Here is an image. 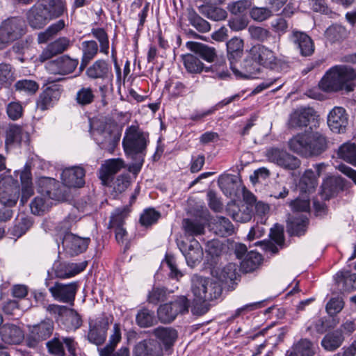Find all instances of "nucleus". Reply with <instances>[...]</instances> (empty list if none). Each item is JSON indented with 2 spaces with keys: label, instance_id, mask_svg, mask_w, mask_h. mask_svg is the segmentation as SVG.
<instances>
[{
  "label": "nucleus",
  "instance_id": "f257e3e1",
  "mask_svg": "<svg viewBox=\"0 0 356 356\" xmlns=\"http://www.w3.org/2000/svg\"><path fill=\"white\" fill-rule=\"evenodd\" d=\"M13 176H6L0 181V202L8 207L15 206L19 197V184L17 180L19 176L22 184V197L20 204L24 205L33 195V187L31 168L25 165L21 172L15 171Z\"/></svg>",
  "mask_w": 356,
  "mask_h": 356
},
{
  "label": "nucleus",
  "instance_id": "f03ea898",
  "mask_svg": "<svg viewBox=\"0 0 356 356\" xmlns=\"http://www.w3.org/2000/svg\"><path fill=\"white\" fill-rule=\"evenodd\" d=\"M356 72L347 65H337L330 69L319 83V87L325 92H337L354 90L353 83Z\"/></svg>",
  "mask_w": 356,
  "mask_h": 356
},
{
  "label": "nucleus",
  "instance_id": "7ed1b4c3",
  "mask_svg": "<svg viewBox=\"0 0 356 356\" xmlns=\"http://www.w3.org/2000/svg\"><path fill=\"white\" fill-rule=\"evenodd\" d=\"M149 143V134L142 131L138 126L128 127L122 139V146L127 155L134 158L137 155H145Z\"/></svg>",
  "mask_w": 356,
  "mask_h": 356
},
{
  "label": "nucleus",
  "instance_id": "20e7f679",
  "mask_svg": "<svg viewBox=\"0 0 356 356\" xmlns=\"http://www.w3.org/2000/svg\"><path fill=\"white\" fill-rule=\"evenodd\" d=\"M192 292L197 301L210 302L220 297L222 291L219 281L194 275L192 278Z\"/></svg>",
  "mask_w": 356,
  "mask_h": 356
},
{
  "label": "nucleus",
  "instance_id": "39448f33",
  "mask_svg": "<svg viewBox=\"0 0 356 356\" xmlns=\"http://www.w3.org/2000/svg\"><path fill=\"white\" fill-rule=\"evenodd\" d=\"M249 51L252 59L264 67L280 71L287 67L286 63L277 58L273 50L263 44H255Z\"/></svg>",
  "mask_w": 356,
  "mask_h": 356
},
{
  "label": "nucleus",
  "instance_id": "423d86ee",
  "mask_svg": "<svg viewBox=\"0 0 356 356\" xmlns=\"http://www.w3.org/2000/svg\"><path fill=\"white\" fill-rule=\"evenodd\" d=\"M113 320V317L111 315L106 314H102L95 318H90L87 334L88 341L97 346L102 345L106 341L107 331Z\"/></svg>",
  "mask_w": 356,
  "mask_h": 356
},
{
  "label": "nucleus",
  "instance_id": "0eeeda50",
  "mask_svg": "<svg viewBox=\"0 0 356 356\" xmlns=\"http://www.w3.org/2000/svg\"><path fill=\"white\" fill-rule=\"evenodd\" d=\"M24 22L17 17L5 19L0 25V50L25 33Z\"/></svg>",
  "mask_w": 356,
  "mask_h": 356
},
{
  "label": "nucleus",
  "instance_id": "6e6552de",
  "mask_svg": "<svg viewBox=\"0 0 356 356\" xmlns=\"http://www.w3.org/2000/svg\"><path fill=\"white\" fill-rule=\"evenodd\" d=\"M189 305V301L186 297H178L170 303L159 306L157 310L158 318L161 322L169 323L174 321L179 314L188 312Z\"/></svg>",
  "mask_w": 356,
  "mask_h": 356
},
{
  "label": "nucleus",
  "instance_id": "1a4fd4ad",
  "mask_svg": "<svg viewBox=\"0 0 356 356\" xmlns=\"http://www.w3.org/2000/svg\"><path fill=\"white\" fill-rule=\"evenodd\" d=\"M266 155L270 162L274 163L285 170H293L300 165V159L282 149H269Z\"/></svg>",
  "mask_w": 356,
  "mask_h": 356
},
{
  "label": "nucleus",
  "instance_id": "9d476101",
  "mask_svg": "<svg viewBox=\"0 0 356 356\" xmlns=\"http://www.w3.org/2000/svg\"><path fill=\"white\" fill-rule=\"evenodd\" d=\"M65 345L71 356H76L77 343L72 337H60L58 334L46 343L48 353L54 356H65L64 348Z\"/></svg>",
  "mask_w": 356,
  "mask_h": 356
},
{
  "label": "nucleus",
  "instance_id": "9b49d317",
  "mask_svg": "<svg viewBox=\"0 0 356 356\" xmlns=\"http://www.w3.org/2000/svg\"><path fill=\"white\" fill-rule=\"evenodd\" d=\"M54 322L51 319H45L33 325L26 338V344L30 348H35L42 341L47 339L53 333Z\"/></svg>",
  "mask_w": 356,
  "mask_h": 356
},
{
  "label": "nucleus",
  "instance_id": "f8f14e48",
  "mask_svg": "<svg viewBox=\"0 0 356 356\" xmlns=\"http://www.w3.org/2000/svg\"><path fill=\"white\" fill-rule=\"evenodd\" d=\"M78 288V282H72L66 284L56 282L54 286L49 287V291L55 300L73 305Z\"/></svg>",
  "mask_w": 356,
  "mask_h": 356
},
{
  "label": "nucleus",
  "instance_id": "ddd939ff",
  "mask_svg": "<svg viewBox=\"0 0 356 356\" xmlns=\"http://www.w3.org/2000/svg\"><path fill=\"white\" fill-rule=\"evenodd\" d=\"M78 64V59L64 55L47 63L46 69L51 74L65 76L72 73Z\"/></svg>",
  "mask_w": 356,
  "mask_h": 356
},
{
  "label": "nucleus",
  "instance_id": "4468645a",
  "mask_svg": "<svg viewBox=\"0 0 356 356\" xmlns=\"http://www.w3.org/2000/svg\"><path fill=\"white\" fill-rule=\"evenodd\" d=\"M92 134L99 146L111 153L114 151L120 139L118 132L113 131L107 127H104L103 129L95 130Z\"/></svg>",
  "mask_w": 356,
  "mask_h": 356
},
{
  "label": "nucleus",
  "instance_id": "2eb2a0df",
  "mask_svg": "<svg viewBox=\"0 0 356 356\" xmlns=\"http://www.w3.org/2000/svg\"><path fill=\"white\" fill-rule=\"evenodd\" d=\"M90 242V238H83L72 233H66L62 244L66 253L71 256H76L85 252Z\"/></svg>",
  "mask_w": 356,
  "mask_h": 356
},
{
  "label": "nucleus",
  "instance_id": "dca6fc26",
  "mask_svg": "<svg viewBox=\"0 0 356 356\" xmlns=\"http://www.w3.org/2000/svg\"><path fill=\"white\" fill-rule=\"evenodd\" d=\"M289 40L293 44L302 56H310L314 52V42L305 32L293 30L289 35Z\"/></svg>",
  "mask_w": 356,
  "mask_h": 356
},
{
  "label": "nucleus",
  "instance_id": "f3484780",
  "mask_svg": "<svg viewBox=\"0 0 356 356\" xmlns=\"http://www.w3.org/2000/svg\"><path fill=\"white\" fill-rule=\"evenodd\" d=\"M227 58L230 68L236 76L241 74L236 68L235 63L241 59L243 54L244 41L243 39L234 37L227 42Z\"/></svg>",
  "mask_w": 356,
  "mask_h": 356
},
{
  "label": "nucleus",
  "instance_id": "a211bd4d",
  "mask_svg": "<svg viewBox=\"0 0 356 356\" xmlns=\"http://www.w3.org/2000/svg\"><path fill=\"white\" fill-rule=\"evenodd\" d=\"M72 45V41L67 37H60L50 42L42 51L39 60L44 62L67 51Z\"/></svg>",
  "mask_w": 356,
  "mask_h": 356
},
{
  "label": "nucleus",
  "instance_id": "6ab92c4d",
  "mask_svg": "<svg viewBox=\"0 0 356 356\" xmlns=\"http://www.w3.org/2000/svg\"><path fill=\"white\" fill-rule=\"evenodd\" d=\"M86 266L87 261L76 264L57 261L53 265V270L56 277L68 279L84 270Z\"/></svg>",
  "mask_w": 356,
  "mask_h": 356
},
{
  "label": "nucleus",
  "instance_id": "aec40b11",
  "mask_svg": "<svg viewBox=\"0 0 356 356\" xmlns=\"http://www.w3.org/2000/svg\"><path fill=\"white\" fill-rule=\"evenodd\" d=\"M348 123V115L343 108L335 106L330 111L327 115V125L332 132H345Z\"/></svg>",
  "mask_w": 356,
  "mask_h": 356
},
{
  "label": "nucleus",
  "instance_id": "412c9836",
  "mask_svg": "<svg viewBox=\"0 0 356 356\" xmlns=\"http://www.w3.org/2000/svg\"><path fill=\"white\" fill-rule=\"evenodd\" d=\"M86 74L90 79L108 80L112 82L113 79L111 66L104 59L95 61L87 68Z\"/></svg>",
  "mask_w": 356,
  "mask_h": 356
},
{
  "label": "nucleus",
  "instance_id": "4be33fe9",
  "mask_svg": "<svg viewBox=\"0 0 356 356\" xmlns=\"http://www.w3.org/2000/svg\"><path fill=\"white\" fill-rule=\"evenodd\" d=\"M26 18L29 24L35 29L42 28L50 20L46 6L43 4H36L31 7L26 14Z\"/></svg>",
  "mask_w": 356,
  "mask_h": 356
},
{
  "label": "nucleus",
  "instance_id": "5701e85b",
  "mask_svg": "<svg viewBox=\"0 0 356 356\" xmlns=\"http://www.w3.org/2000/svg\"><path fill=\"white\" fill-rule=\"evenodd\" d=\"M84 177L85 170L80 166L65 168L61 174L63 184L70 188H81L85 184Z\"/></svg>",
  "mask_w": 356,
  "mask_h": 356
},
{
  "label": "nucleus",
  "instance_id": "b1692460",
  "mask_svg": "<svg viewBox=\"0 0 356 356\" xmlns=\"http://www.w3.org/2000/svg\"><path fill=\"white\" fill-rule=\"evenodd\" d=\"M150 3L145 0H134L130 6L129 15L133 19H138L137 30L143 29L149 11Z\"/></svg>",
  "mask_w": 356,
  "mask_h": 356
},
{
  "label": "nucleus",
  "instance_id": "393cba45",
  "mask_svg": "<svg viewBox=\"0 0 356 356\" xmlns=\"http://www.w3.org/2000/svg\"><path fill=\"white\" fill-rule=\"evenodd\" d=\"M315 115L312 108H301L293 112L289 120V124L292 128H302L307 127L310 120Z\"/></svg>",
  "mask_w": 356,
  "mask_h": 356
},
{
  "label": "nucleus",
  "instance_id": "a878e982",
  "mask_svg": "<svg viewBox=\"0 0 356 356\" xmlns=\"http://www.w3.org/2000/svg\"><path fill=\"white\" fill-rule=\"evenodd\" d=\"M60 90L56 87H47L39 95L36 105L41 111H45L52 107L59 99Z\"/></svg>",
  "mask_w": 356,
  "mask_h": 356
},
{
  "label": "nucleus",
  "instance_id": "bb28decb",
  "mask_svg": "<svg viewBox=\"0 0 356 356\" xmlns=\"http://www.w3.org/2000/svg\"><path fill=\"white\" fill-rule=\"evenodd\" d=\"M125 213L119 209L115 210V213L111 216L109 227L114 229L115 239L118 243H124L127 239V232L124 228Z\"/></svg>",
  "mask_w": 356,
  "mask_h": 356
},
{
  "label": "nucleus",
  "instance_id": "cd10ccee",
  "mask_svg": "<svg viewBox=\"0 0 356 356\" xmlns=\"http://www.w3.org/2000/svg\"><path fill=\"white\" fill-rule=\"evenodd\" d=\"M1 340L8 344H18L24 339L22 330L17 325L4 324L0 329Z\"/></svg>",
  "mask_w": 356,
  "mask_h": 356
},
{
  "label": "nucleus",
  "instance_id": "c85d7f7f",
  "mask_svg": "<svg viewBox=\"0 0 356 356\" xmlns=\"http://www.w3.org/2000/svg\"><path fill=\"white\" fill-rule=\"evenodd\" d=\"M308 148L310 149L308 156H318L327 148V138L321 132H308Z\"/></svg>",
  "mask_w": 356,
  "mask_h": 356
},
{
  "label": "nucleus",
  "instance_id": "c756f323",
  "mask_svg": "<svg viewBox=\"0 0 356 356\" xmlns=\"http://www.w3.org/2000/svg\"><path fill=\"white\" fill-rule=\"evenodd\" d=\"M338 287L343 292L356 290V273L348 270L339 271L335 275Z\"/></svg>",
  "mask_w": 356,
  "mask_h": 356
},
{
  "label": "nucleus",
  "instance_id": "7c9ffc66",
  "mask_svg": "<svg viewBox=\"0 0 356 356\" xmlns=\"http://www.w3.org/2000/svg\"><path fill=\"white\" fill-rule=\"evenodd\" d=\"M186 47L209 63L213 62L217 56L216 50L214 47L201 42H188Z\"/></svg>",
  "mask_w": 356,
  "mask_h": 356
},
{
  "label": "nucleus",
  "instance_id": "2f4dec72",
  "mask_svg": "<svg viewBox=\"0 0 356 356\" xmlns=\"http://www.w3.org/2000/svg\"><path fill=\"white\" fill-rule=\"evenodd\" d=\"M28 138V133L24 131L20 126L10 124L6 130L5 145L6 147H11Z\"/></svg>",
  "mask_w": 356,
  "mask_h": 356
},
{
  "label": "nucleus",
  "instance_id": "473e14b6",
  "mask_svg": "<svg viewBox=\"0 0 356 356\" xmlns=\"http://www.w3.org/2000/svg\"><path fill=\"white\" fill-rule=\"evenodd\" d=\"M243 92L235 94L229 97L225 98L222 101L217 103L215 106H212L211 108L206 110L204 111H195L193 114L191 115L190 119L193 121H200L202 120L204 118L212 115L219 108H222L225 106H227L231 104L233 102L237 101L239 98L243 95Z\"/></svg>",
  "mask_w": 356,
  "mask_h": 356
},
{
  "label": "nucleus",
  "instance_id": "72a5a7b5",
  "mask_svg": "<svg viewBox=\"0 0 356 356\" xmlns=\"http://www.w3.org/2000/svg\"><path fill=\"white\" fill-rule=\"evenodd\" d=\"M308 132L307 131L303 134H298L293 137L289 141V146L293 152L307 157L310 152V149L308 148Z\"/></svg>",
  "mask_w": 356,
  "mask_h": 356
},
{
  "label": "nucleus",
  "instance_id": "f704fd0d",
  "mask_svg": "<svg viewBox=\"0 0 356 356\" xmlns=\"http://www.w3.org/2000/svg\"><path fill=\"white\" fill-rule=\"evenodd\" d=\"M124 167V161L120 159L106 160L99 169V178L106 181L110 177L116 174Z\"/></svg>",
  "mask_w": 356,
  "mask_h": 356
},
{
  "label": "nucleus",
  "instance_id": "c9c22d12",
  "mask_svg": "<svg viewBox=\"0 0 356 356\" xmlns=\"http://www.w3.org/2000/svg\"><path fill=\"white\" fill-rule=\"evenodd\" d=\"M134 353L135 356H161L160 348L151 340H143L138 343Z\"/></svg>",
  "mask_w": 356,
  "mask_h": 356
},
{
  "label": "nucleus",
  "instance_id": "e433bc0d",
  "mask_svg": "<svg viewBox=\"0 0 356 356\" xmlns=\"http://www.w3.org/2000/svg\"><path fill=\"white\" fill-rule=\"evenodd\" d=\"M308 219L303 215L292 217L287 221V232L291 236L304 235L307 230Z\"/></svg>",
  "mask_w": 356,
  "mask_h": 356
},
{
  "label": "nucleus",
  "instance_id": "4c0bfd02",
  "mask_svg": "<svg viewBox=\"0 0 356 356\" xmlns=\"http://www.w3.org/2000/svg\"><path fill=\"white\" fill-rule=\"evenodd\" d=\"M98 44L95 40H86L81 42L82 58L81 68H84L97 56Z\"/></svg>",
  "mask_w": 356,
  "mask_h": 356
},
{
  "label": "nucleus",
  "instance_id": "58836bf2",
  "mask_svg": "<svg viewBox=\"0 0 356 356\" xmlns=\"http://www.w3.org/2000/svg\"><path fill=\"white\" fill-rule=\"evenodd\" d=\"M343 340L341 330H336L325 334L321 341V345L325 350L334 351L341 346Z\"/></svg>",
  "mask_w": 356,
  "mask_h": 356
},
{
  "label": "nucleus",
  "instance_id": "ea45409f",
  "mask_svg": "<svg viewBox=\"0 0 356 356\" xmlns=\"http://www.w3.org/2000/svg\"><path fill=\"white\" fill-rule=\"evenodd\" d=\"M212 230L221 237L230 236L234 232V226L229 219L223 216H216L213 219Z\"/></svg>",
  "mask_w": 356,
  "mask_h": 356
},
{
  "label": "nucleus",
  "instance_id": "a19ab883",
  "mask_svg": "<svg viewBox=\"0 0 356 356\" xmlns=\"http://www.w3.org/2000/svg\"><path fill=\"white\" fill-rule=\"evenodd\" d=\"M153 334L166 348L173 345L177 338L176 330L172 327H159L154 330Z\"/></svg>",
  "mask_w": 356,
  "mask_h": 356
},
{
  "label": "nucleus",
  "instance_id": "79ce46f5",
  "mask_svg": "<svg viewBox=\"0 0 356 356\" xmlns=\"http://www.w3.org/2000/svg\"><path fill=\"white\" fill-rule=\"evenodd\" d=\"M348 31L341 24H332L325 32L326 38L332 43L343 41L348 38Z\"/></svg>",
  "mask_w": 356,
  "mask_h": 356
},
{
  "label": "nucleus",
  "instance_id": "37998d69",
  "mask_svg": "<svg viewBox=\"0 0 356 356\" xmlns=\"http://www.w3.org/2000/svg\"><path fill=\"white\" fill-rule=\"evenodd\" d=\"M216 276L219 282L226 284L232 282L236 280L238 273L237 272V266L234 263H229L220 270H215Z\"/></svg>",
  "mask_w": 356,
  "mask_h": 356
},
{
  "label": "nucleus",
  "instance_id": "c03bdc74",
  "mask_svg": "<svg viewBox=\"0 0 356 356\" xmlns=\"http://www.w3.org/2000/svg\"><path fill=\"white\" fill-rule=\"evenodd\" d=\"M262 260L261 255L257 252L250 251L246 254L241 262V269L245 273H250L256 270Z\"/></svg>",
  "mask_w": 356,
  "mask_h": 356
},
{
  "label": "nucleus",
  "instance_id": "a18cd8bd",
  "mask_svg": "<svg viewBox=\"0 0 356 356\" xmlns=\"http://www.w3.org/2000/svg\"><path fill=\"white\" fill-rule=\"evenodd\" d=\"M229 212L232 219L239 222L250 221L253 214L252 207L244 204L240 207H234L233 209H229Z\"/></svg>",
  "mask_w": 356,
  "mask_h": 356
},
{
  "label": "nucleus",
  "instance_id": "49530a36",
  "mask_svg": "<svg viewBox=\"0 0 356 356\" xmlns=\"http://www.w3.org/2000/svg\"><path fill=\"white\" fill-rule=\"evenodd\" d=\"M198 9L202 15L213 21L224 20L227 16L225 10L216 6L203 5L200 6Z\"/></svg>",
  "mask_w": 356,
  "mask_h": 356
},
{
  "label": "nucleus",
  "instance_id": "de8ad7c7",
  "mask_svg": "<svg viewBox=\"0 0 356 356\" xmlns=\"http://www.w3.org/2000/svg\"><path fill=\"white\" fill-rule=\"evenodd\" d=\"M260 67L261 65L254 59H252L250 51H248L247 56L241 64L242 71L239 70L241 74L237 76H244L245 78L254 76L260 72Z\"/></svg>",
  "mask_w": 356,
  "mask_h": 356
},
{
  "label": "nucleus",
  "instance_id": "09e8293b",
  "mask_svg": "<svg viewBox=\"0 0 356 356\" xmlns=\"http://www.w3.org/2000/svg\"><path fill=\"white\" fill-rule=\"evenodd\" d=\"M187 18L190 24L199 32L207 33L211 29L209 23L202 18L192 8H187Z\"/></svg>",
  "mask_w": 356,
  "mask_h": 356
},
{
  "label": "nucleus",
  "instance_id": "8fccbe9b",
  "mask_svg": "<svg viewBox=\"0 0 356 356\" xmlns=\"http://www.w3.org/2000/svg\"><path fill=\"white\" fill-rule=\"evenodd\" d=\"M15 80V70L12 65L7 63H0V86L10 87Z\"/></svg>",
  "mask_w": 356,
  "mask_h": 356
},
{
  "label": "nucleus",
  "instance_id": "3c124183",
  "mask_svg": "<svg viewBox=\"0 0 356 356\" xmlns=\"http://www.w3.org/2000/svg\"><path fill=\"white\" fill-rule=\"evenodd\" d=\"M317 186V177L312 170H307L301 177L299 187L302 193H311Z\"/></svg>",
  "mask_w": 356,
  "mask_h": 356
},
{
  "label": "nucleus",
  "instance_id": "603ef678",
  "mask_svg": "<svg viewBox=\"0 0 356 356\" xmlns=\"http://www.w3.org/2000/svg\"><path fill=\"white\" fill-rule=\"evenodd\" d=\"M65 26L63 19H60L50 25L44 31L40 32L38 35V42L39 44L47 42L54 36L57 35Z\"/></svg>",
  "mask_w": 356,
  "mask_h": 356
},
{
  "label": "nucleus",
  "instance_id": "864d4df0",
  "mask_svg": "<svg viewBox=\"0 0 356 356\" xmlns=\"http://www.w3.org/2000/svg\"><path fill=\"white\" fill-rule=\"evenodd\" d=\"M183 63L186 71L191 74H200L206 68L197 57L191 54L183 56Z\"/></svg>",
  "mask_w": 356,
  "mask_h": 356
},
{
  "label": "nucleus",
  "instance_id": "5fc2aeb1",
  "mask_svg": "<svg viewBox=\"0 0 356 356\" xmlns=\"http://www.w3.org/2000/svg\"><path fill=\"white\" fill-rule=\"evenodd\" d=\"M136 321L140 327H149L156 323L154 312L147 308H143L138 312Z\"/></svg>",
  "mask_w": 356,
  "mask_h": 356
},
{
  "label": "nucleus",
  "instance_id": "6e6d98bb",
  "mask_svg": "<svg viewBox=\"0 0 356 356\" xmlns=\"http://www.w3.org/2000/svg\"><path fill=\"white\" fill-rule=\"evenodd\" d=\"M38 192L43 196L48 197L49 199H54V191L58 185L56 179L50 177H42L38 180Z\"/></svg>",
  "mask_w": 356,
  "mask_h": 356
},
{
  "label": "nucleus",
  "instance_id": "4d7b16f0",
  "mask_svg": "<svg viewBox=\"0 0 356 356\" xmlns=\"http://www.w3.org/2000/svg\"><path fill=\"white\" fill-rule=\"evenodd\" d=\"M338 156L344 161L356 166V145L354 143H344L338 149Z\"/></svg>",
  "mask_w": 356,
  "mask_h": 356
},
{
  "label": "nucleus",
  "instance_id": "13d9d810",
  "mask_svg": "<svg viewBox=\"0 0 356 356\" xmlns=\"http://www.w3.org/2000/svg\"><path fill=\"white\" fill-rule=\"evenodd\" d=\"M60 321L67 330H71L78 329L82 324V320L79 314L75 310L69 308Z\"/></svg>",
  "mask_w": 356,
  "mask_h": 356
},
{
  "label": "nucleus",
  "instance_id": "bf43d9fd",
  "mask_svg": "<svg viewBox=\"0 0 356 356\" xmlns=\"http://www.w3.org/2000/svg\"><path fill=\"white\" fill-rule=\"evenodd\" d=\"M187 264L191 266H195L200 263L203 257V250L198 242H195L194 245H191L188 252L184 254Z\"/></svg>",
  "mask_w": 356,
  "mask_h": 356
},
{
  "label": "nucleus",
  "instance_id": "052dcab7",
  "mask_svg": "<svg viewBox=\"0 0 356 356\" xmlns=\"http://www.w3.org/2000/svg\"><path fill=\"white\" fill-rule=\"evenodd\" d=\"M95 93L90 87H81L76 95L75 100L80 106H86L91 104L95 100Z\"/></svg>",
  "mask_w": 356,
  "mask_h": 356
},
{
  "label": "nucleus",
  "instance_id": "680f3d73",
  "mask_svg": "<svg viewBox=\"0 0 356 356\" xmlns=\"http://www.w3.org/2000/svg\"><path fill=\"white\" fill-rule=\"evenodd\" d=\"M122 339V333L120 329V323H115L113 325V329L111 330V333L109 336V340L107 344L102 347L98 348L97 351H106L111 350H115L118 344L120 342Z\"/></svg>",
  "mask_w": 356,
  "mask_h": 356
},
{
  "label": "nucleus",
  "instance_id": "e2e57ef3",
  "mask_svg": "<svg viewBox=\"0 0 356 356\" xmlns=\"http://www.w3.org/2000/svg\"><path fill=\"white\" fill-rule=\"evenodd\" d=\"M45 6L50 20L59 17L66 10L65 2L63 0H49Z\"/></svg>",
  "mask_w": 356,
  "mask_h": 356
},
{
  "label": "nucleus",
  "instance_id": "0e129e2a",
  "mask_svg": "<svg viewBox=\"0 0 356 356\" xmlns=\"http://www.w3.org/2000/svg\"><path fill=\"white\" fill-rule=\"evenodd\" d=\"M91 33L99 43V51L101 53L108 55L109 49L108 35L103 28H93Z\"/></svg>",
  "mask_w": 356,
  "mask_h": 356
},
{
  "label": "nucleus",
  "instance_id": "69168bd1",
  "mask_svg": "<svg viewBox=\"0 0 356 356\" xmlns=\"http://www.w3.org/2000/svg\"><path fill=\"white\" fill-rule=\"evenodd\" d=\"M15 88L17 91L34 95L39 89V84L33 80L22 79L15 83Z\"/></svg>",
  "mask_w": 356,
  "mask_h": 356
},
{
  "label": "nucleus",
  "instance_id": "338daca9",
  "mask_svg": "<svg viewBox=\"0 0 356 356\" xmlns=\"http://www.w3.org/2000/svg\"><path fill=\"white\" fill-rule=\"evenodd\" d=\"M183 227L186 233L190 236L200 235L204 231V227L202 223L190 219L184 220Z\"/></svg>",
  "mask_w": 356,
  "mask_h": 356
},
{
  "label": "nucleus",
  "instance_id": "774afa93",
  "mask_svg": "<svg viewBox=\"0 0 356 356\" xmlns=\"http://www.w3.org/2000/svg\"><path fill=\"white\" fill-rule=\"evenodd\" d=\"M161 217V213L154 209H147L144 210L140 218L142 225L149 227L156 223Z\"/></svg>",
  "mask_w": 356,
  "mask_h": 356
}]
</instances>
